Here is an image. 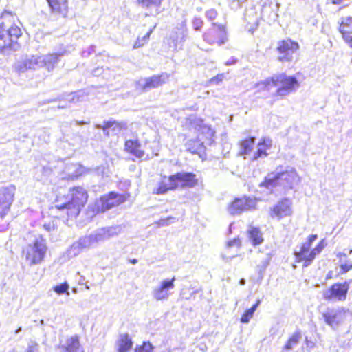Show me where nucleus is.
Wrapping results in <instances>:
<instances>
[{
	"instance_id": "obj_1",
	"label": "nucleus",
	"mask_w": 352,
	"mask_h": 352,
	"mask_svg": "<svg viewBox=\"0 0 352 352\" xmlns=\"http://www.w3.org/2000/svg\"><path fill=\"white\" fill-rule=\"evenodd\" d=\"M3 21L0 23V52L16 51L19 48V38L22 32L19 27L13 25L14 16L10 12H3Z\"/></svg>"
},
{
	"instance_id": "obj_2",
	"label": "nucleus",
	"mask_w": 352,
	"mask_h": 352,
	"mask_svg": "<svg viewBox=\"0 0 352 352\" xmlns=\"http://www.w3.org/2000/svg\"><path fill=\"white\" fill-rule=\"evenodd\" d=\"M63 55V53H52L25 56L15 63L14 69L19 72L23 73L28 70H36L45 67L50 72L54 69L59 61V57Z\"/></svg>"
},
{
	"instance_id": "obj_3",
	"label": "nucleus",
	"mask_w": 352,
	"mask_h": 352,
	"mask_svg": "<svg viewBox=\"0 0 352 352\" xmlns=\"http://www.w3.org/2000/svg\"><path fill=\"white\" fill-rule=\"evenodd\" d=\"M300 182V178L296 169L288 167L285 171L268 174L261 186L268 189L280 187L287 191L294 188Z\"/></svg>"
},
{
	"instance_id": "obj_4",
	"label": "nucleus",
	"mask_w": 352,
	"mask_h": 352,
	"mask_svg": "<svg viewBox=\"0 0 352 352\" xmlns=\"http://www.w3.org/2000/svg\"><path fill=\"white\" fill-rule=\"evenodd\" d=\"M70 199L65 204H56L55 207L58 210H67V215L70 218L76 217L82 207H84L88 198L86 190L82 187L74 188L71 191Z\"/></svg>"
},
{
	"instance_id": "obj_5",
	"label": "nucleus",
	"mask_w": 352,
	"mask_h": 352,
	"mask_svg": "<svg viewBox=\"0 0 352 352\" xmlns=\"http://www.w3.org/2000/svg\"><path fill=\"white\" fill-rule=\"evenodd\" d=\"M47 250L45 240L39 237L23 248V255L28 265H38L43 261Z\"/></svg>"
},
{
	"instance_id": "obj_6",
	"label": "nucleus",
	"mask_w": 352,
	"mask_h": 352,
	"mask_svg": "<svg viewBox=\"0 0 352 352\" xmlns=\"http://www.w3.org/2000/svg\"><path fill=\"white\" fill-rule=\"evenodd\" d=\"M257 199L244 196L236 198L228 206V212L230 215H240L244 212L256 210Z\"/></svg>"
},
{
	"instance_id": "obj_7",
	"label": "nucleus",
	"mask_w": 352,
	"mask_h": 352,
	"mask_svg": "<svg viewBox=\"0 0 352 352\" xmlns=\"http://www.w3.org/2000/svg\"><path fill=\"white\" fill-rule=\"evenodd\" d=\"M272 84L280 86L276 90V94L284 96L295 90V87H298V80L294 76L280 74L272 76Z\"/></svg>"
},
{
	"instance_id": "obj_8",
	"label": "nucleus",
	"mask_w": 352,
	"mask_h": 352,
	"mask_svg": "<svg viewBox=\"0 0 352 352\" xmlns=\"http://www.w3.org/2000/svg\"><path fill=\"white\" fill-rule=\"evenodd\" d=\"M121 232L122 228L120 226H112L98 229L89 236H85V242H87L89 247H91L94 244L109 240L118 235Z\"/></svg>"
},
{
	"instance_id": "obj_9",
	"label": "nucleus",
	"mask_w": 352,
	"mask_h": 352,
	"mask_svg": "<svg viewBox=\"0 0 352 352\" xmlns=\"http://www.w3.org/2000/svg\"><path fill=\"white\" fill-rule=\"evenodd\" d=\"M351 280L343 283H335L330 288L322 292L323 298L326 300H344L349 289Z\"/></svg>"
},
{
	"instance_id": "obj_10",
	"label": "nucleus",
	"mask_w": 352,
	"mask_h": 352,
	"mask_svg": "<svg viewBox=\"0 0 352 352\" xmlns=\"http://www.w3.org/2000/svg\"><path fill=\"white\" fill-rule=\"evenodd\" d=\"M203 38L210 45L217 43L221 45L228 40L226 28L223 25L212 23V27L204 34Z\"/></svg>"
},
{
	"instance_id": "obj_11",
	"label": "nucleus",
	"mask_w": 352,
	"mask_h": 352,
	"mask_svg": "<svg viewBox=\"0 0 352 352\" xmlns=\"http://www.w3.org/2000/svg\"><path fill=\"white\" fill-rule=\"evenodd\" d=\"M299 48L298 43L286 39L278 43L277 50L279 53L278 60L282 63L290 62L294 58V54Z\"/></svg>"
},
{
	"instance_id": "obj_12",
	"label": "nucleus",
	"mask_w": 352,
	"mask_h": 352,
	"mask_svg": "<svg viewBox=\"0 0 352 352\" xmlns=\"http://www.w3.org/2000/svg\"><path fill=\"white\" fill-rule=\"evenodd\" d=\"M346 311L343 307L327 309L322 314L327 324L336 329L346 319Z\"/></svg>"
},
{
	"instance_id": "obj_13",
	"label": "nucleus",
	"mask_w": 352,
	"mask_h": 352,
	"mask_svg": "<svg viewBox=\"0 0 352 352\" xmlns=\"http://www.w3.org/2000/svg\"><path fill=\"white\" fill-rule=\"evenodd\" d=\"M16 192L14 185L10 184L0 188V217H4L10 210Z\"/></svg>"
},
{
	"instance_id": "obj_14",
	"label": "nucleus",
	"mask_w": 352,
	"mask_h": 352,
	"mask_svg": "<svg viewBox=\"0 0 352 352\" xmlns=\"http://www.w3.org/2000/svg\"><path fill=\"white\" fill-rule=\"evenodd\" d=\"M169 75L167 73H162L159 75H153L152 76L140 80L138 83V87L143 91L156 89L162 86L168 82Z\"/></svg>"
},
{
	"instance_id": "obj_15",
	"label": "nucleus",
	"mask_w": 352,
	"mask_h": 352,
	"mask_svg": "<svg viewBox=\"0 0 352 352\" xmlns=\"http://www.w3.org/2000/svg\"><path fill=\"white\" fill-rule=\"evenodd\" d=\"M292 213V200L288 198H284L270 208L269 214L272 218L280 220L284 217H290Z\"/></svg>"
},
{
	"instance_id": "obj_16",
	"label": "nucleus",
	"mask_w": 352,
	"mask_h": 352,
	"mask_svg": "<svg viewBox=\"0 0 352 352\" xmlns=\"http://www.w3.org/2000/svg\"><path fill=\"white\" fill-rule=\"evenodd\" d=\"M175 276L171 279L166 278L162 280L152 290L151 294L153 298L157 301L167 300L170 295V290L173 289L175 287Z\"/></svg>"
},
{
	"instance_id": "obj_17",
	"label": "nucleus",
	"mask_w": 352,
	"mask_h": 352,
	"mask_svg": "<svg viewBox=\"0 0 352 352\" xmlns=\"http://www.w3.org/2000/svg\"><path fill=\"white\" fill-rule=\"evenodd\" d=\"M169 180L177 184V188H194L197 185L198 180L196 175L192 173L180 172L169 177Z\"/></svg>"
},
{
	"instance_id": "obj_18",
	"label": "nucleus",
	"mask_w": 352,
	"mask_h": 352,
	"mask_svg": "<svg viewBox=\"0 0 352 352\" xmlns=\"http://www.w3.org/2000/svg\"><path fill=\"white\" fill-rule=\"evenodd\" d=\"M126 200V197L125 195H120L111 192L108 195L103 196L101 198L102 210L103 211L109 210L114 206L124 203Z\"/></svg>"
},
{
	"instance_id": "obj_19",
	"label": "nucleus",
	"mask_w": 352,
	"mask_h": 352,
	"mask_svg": "<svg viewBox=\"0 0 352 352\" xmlns=\"http://www.w3.org/2000/svg\"><path fill=\"white\" fill-rule=\"evenodd\" d=\"M128 124L126 122H118L113 120L104 121L103 125H96V128L98 129H102L106 135H109V129H111L114 133L117 134L122 130H126Z\"/></svg>"
},
{
	"instance_id": "obj_20",
	"label": "nucleus",
	"mask_w": 352,
	"mask_h": 352,
	"mask_svg": "<svg viewBox=\"0 0 352 352\" xmlns=\"http://www.w3.org/2000/svg\"><path fill=\"white\" fill-rule=\"evenodd\" d=\"M339 30L345 42L352 47V16L341 19Z\"/></svg>"
},
{
	"instance_id": "obj_21",
	"label": "nucleus",
	"mask_w": 352,
	"mask_h": 352,
	"mask_svg": "<svg viewBox=\"0 0 352 352\" xmlns=\"http://www.w3.org/2000/svg\"><path fill=\"white\" fill-rule=\"evenodd\" d=\"M272 146V140L270 138H264L257 144V150L254 153L252 160H258L260 158H264L268 155L267 152Z\"/></svg>"
},
{
	"instance_id": "obj_22",
	"label": "nucleus",
	"mask_w": 352,
	"mask_h": 352,
	"mask_svg": "<svg viewBox=\"0 0 352 352\" xmlns=\"http://www.w3.org/2000/svg\"><path fill=\"white\" fill-rule=\"evenodd\" d=\"M59 352H84L78 338L75 336L67 339L65 345L59 347Z\"/></svg>"
},
{
	"instance_id": "obj_23",
	"label": "nucleus",
	"mask_w": 352,
	"mask_h": 352,
	"mask_svg": "<svg viewBox=\"0 0 352 352\" xmlns=\"http://www.w3.org/2000/svg\"><path fill=\"white\" fill-rule=\"evenodd\" d=\"M133 344V342L128 333L120 334L116 343L117 352H129Z\"/></svg>"
},
{
	"instance_id": "obj_24",
	"label": "nucleus",
	"mask_w": 352,
	"mask_h": 352,
	"mask_svg": "<svg viewBox=\"0 0 352 352\" xmlns=\"http://www.w3.org/2000/svg\"><path fill=\"white\" fill-rule=\"evenodd\" d=\"M125 150L137 158H142L144 152L141 149V144L138 140H127L125 142Z\"/></svg>"
},
{
	"instance_id": "obj_25",
	"label": "nucleus",
	"mask_w": 352,
	"mask_h": 352,
	"mask_svg": "<svg viewBox=\"0 0 352 352\" xmlns=\"http://www.w3.org/2000/svg\"><path fill=\"white\" fill-rule=\"evenodd\" d=\"M140 6L149 10L146 15H155L160 12L162 0H137Z\"/></svg>"
},
{
	"instance_id": "obj_26",
	"label": "nucleus",
	"mask_w": 352,
	"mask_h": 352,
	"mask_svg": "<svg viewBox=\"0 0 352 352\" xmlns=\"http://www.w3.org/2000/svg\"><path fill=\"white\" fill-rule=\"evenodd\" d=\"M52 11L55 13L65 15L67 10L66 0H47Z\"/></svg>"
},
{
	"instance_id": "obj_27",
	"label": "nucleus",
	"mask_w": 352,
	"mask_h": 352,
	"mask_svg": "<svg viewBox=\"0 0 352 352\" xmlns=\"http://www.w3.org/2000/svg\"><path fill=\"white\" fill-rule=\"evenodd\" d=\"M176 188L177 184L173 183L171 180H169L168 178V182L165 180L159 182L157 186L153 189V193L155 195H164L168 190H175Z\"/></svg>"
},
{
	"instance_id": "obj_28",
	"label": "nucleus",
	"mask_w": 352,
	"mask_h": 352,
	"mask_svg": "<svg viewBox=\"0 0 352 352\" xmlns=\"http://www.w3.org/2000/svg\"><path fill=\"white\" fill-rule=\"evenodd\" d=\"M85 237L80 238L78 241L74 243L68 250V254L71 256H75L85 248H89L87 242H85Z\"/></svg>"
},
{
	"instance_id": "obj_29",
	"label": "nucleus",
	"mask_w": 352,
	"mask_h": 352,
	"mask_svg": "<svg viewBox=\"0 0 352 352\" xmlns=\"http://www.w3.org/2000/svg\"><path fill=\"white\" fill-rule=\"evenodd\" d=\"M256 138L254 137H250L241 142L240 146V155H248L251 153Z\"/></svg>"
},
{
	"instance_id": "obj_30",
	"label": "nucleus",
	"mask_w": 352,
	"mask_h": 352,
	"mask_svg": "<svg viewBox=\"0 0 352 352\" xmlns=\"http://www.w3.org/2000/svg\"><path fill=\"white\" fill-rule=\"evenodd\" d=\"M311 246V245L306 241L302 245L300 251L295 252L296 257L299 261H303L305 262L303 265L304 267L309 266V265H307V262L309 258V254Z\"/></svg>"
},
{
	"instance_id": "obj_31",
	"label": "nucleus",
	"mask_w": 352,
	"mask_h": 352,
	"mask_svg": "<svg viewBox=\"0 0 352 352\" xmlns=\"http://www.w3.org/2000/svg\"><path fill=\"white\" fill-rule=\"evenodd\" d=\"M248 233L254 245H259L263 243V234L258 228L250 227L248 230Z\"/></svg>"
},
{
	"instance_id": "obj_32",
	"label": "nucleus",
	"mask_w": 352,
	"mask_h": 352,
	"mask_svg": "<svg viewBox=\"0 0 352 352\" xmlns=\"http://www.w3.org/2000/svg\"><path fill=\"white\" fill-rule=\"evenodd\" d=\"M244 18L248 23L251 24V27L248 30L249 32H253L258 25L256 12L253 9L246 11Z\"/></svg>"
},
{
	"instance_id": "obj_33",
	"label": "nucleus",
	"mask_w": 352,
	"mask_h": 352,
	"mask_svg": "<svg viewBox=\"0 0 352 352\" xmlns=\"http://www.w3.org/2000/svg\"><path fill=\"white\" fill-rule=\"evenodd\" d=\"M261 300L258 299L256 303L249 309H247L241 318V322L242 323H248L250 319L253 317L254 313L256 310L257 307L261 304Z\"/></svg>"
},
{
	"instance_id": "obj_34",
	"label": "nucleus",
	"mask_w": 352,
	"mask_h": 352,
	"mask_svg": "<svg viewBox=\"0 0 352 352\" xmlns=\"http://www.w3.org/2000/svg\"><path fill=\"white\" fill-rule=\"evenodd\" d=\"M326 245L327 244L324 239H322L320 241L317 246L309 252L307 265H309L311 263L316 256L319 254L322 251Z\"/></svg>"
},
{
	"instance_id": "obj_35",
	"label": "nucleus",
	"mask_w": 352,
	"mask_h": 352,
	"mask_svg": "<svg viewBox=\"0 0 352 352\" xmlns=\"http://www.w3.org/2000/svg\"><path fill=\"white\" fill-rule=\"evenodd\" d=\"M301 333L300 331L295 332L288 340L287 342L284 346L285 350H291L294 346H297L301 339Z\"/></svg>"
},
{
	"instance_id": "obj_36",
	"label": "nucleus",
	"mask_w": 352,
	"mask_h": 352,
	"mask_svg": "<svg viewBox=\"0 0 352 352\" xmlns=\"http://www.w3.org/2000/svg\"><path fill=\"white\" fill-rule=\"evenodd\" d=\"M187 150L191 153L196 154L201 152L203 145L198 141L190 140L186 144Z\"/></svg>"
},
{
	"instance_id": "obj_37",
	"label": "nucleus",
	"mask_w": 352,
	"mask_h": 352,
	"mask_svg": "<svg viewBox=\"0 0 352 352\" xmlns=\"http://www.w3.org/2000/svg\"><path fill=\"white\" fill-rule=\"evenodd\" d=\"M85 97H87V95L85 94L84 91H78L68 94L67 100L69 101V102L76 103L78 102L82 101Z\"/></svg>"
},
{
	"instance_id": "obj_38",
	"label": "nucleus",
	"mask_w": 352,
	"mask_h": 352,
	"mask_svg": "<svg viewBox=\"0 0 352 352\" xmlns=\"http://www.w3.org/2000/svg\"><path fill=\"white\" fill-rule=\"evenodd\" d=\"M69 286L67 283L65 282L60 285H57L53 287V290L58 295H62L66 294L67 295H69Z\"/></svg>"
},
{
	"instance_id": "obj_39",
	"label": "nucleus",
	"mask_w": 352,
	"mask_h": 352,
	"mask_svg": "<svg viewBox=\"0 0 352 352\" xmlns=\"http://www.w3.org/2000/svg\"><path fill=\"white\" fill-rule=\"evenodd\" d=\"M153 349L154 347L149 342H144L142 345L135 348V352H152Z\"/></svg>"
},
{
	"instance_id": "obj_40",
	"label": "nucleus",
	"mask_w": 352,
	"mask_h": 352,
	"mask_svg": "<svg viewBox=\"0 0 352 352\" xmlns=\"http://www.w3.org/2000/svg\"><path fill=\"white\" fill-rule=\"evenodd\" d=\"M175 220V217H169L164 219H160L158 221L155 222V224L157 225L158 227L168 226L173 223Z\"/></svg>"
},
{
	"instance_id": "obj_41",
	"label": "nucleus",
	"mask_w": 352,
	"mask_h": 352,
	"mask_svg": "<svg viewBox=\"0 0 352 352\" xmlns=\"http://www.w3.org/2000/svg\"><path fill=\"white\" fill-rule=\"evenodd\" d=\"M272 259V255L270 254H267L265 258L261 261V263L258 265L260 272L265 271L267 266L270 265V261Z\"/></svg>"
},
{
	"instance_id": "obj_42",
	"label": "nucleus",
	"mask_w": 352,
	"mask_h": 352,
	"mask_svg": "<svg viewBox=\"0 0 352 352\" xmlns=\"http://www.w3.org/2000/svg\"><path fill=\"white\" fill-rule=\"evenodd\" d=\"M40 172L42 174L41 180H45L47 179L52 174V169L49 166H43L40 169Z\"/></svg>"
},
{
	"instance_id": "obj_43",
	"label": "nucleus",
	"mask_w": 352,
	"mask_h": 352,
	"mask_svg": "<svg viewBox=\"0 0 352 352\" xmlns=\"http://www.w3.org/2000/svg\"><path fill=\"white\" fill-rule=\"evenodd\" d=\"M271 83H272V76L265 79L263 81L258 82L256 85V87L258 88V90H265Z\"/></svg>"
},
{
	"instance_id": "obj_44",
	"label": "nucleus",
	"mask_w": 352,
	"mask_h": 352,
	"mask_svg": "<svg viewBox=\"0 0 352 352\" xmlns=\"http://www.w3.org/2000/svg\"><path fill=\"white\" fill-rule=\"evenodd\" d=\"M340 263V269L342 273H346L352 268V263L349 260L342 261Z\"/></svg>"
},
{
	"instance_id": "obj_45",
	"label": "nucleus",
	"mask_w": 352,
	"mask_h": 352,
	"mask_svg": "<svg viewBox=\"0 0 352 352\" xmlns=\"http://www.w3.org/2000/svg\"><path fill=\"white\" fill-rule=\"evenodd\" d=\"M151 33V30H150L146 35H145L142 40H140L139 38L136 41V42L134 43L133 48H139L141 46H142L144 43V42L148 38L150 34Z\"/></svg>"
},
{
	"instance_id": "obj_46",
	"label": "nucleus",
	"mask_w": 352,
	"mask_h": 352,
	"mask_svg": "<svg viewBox=\"0 0 352 352\" xmlns=\"http://www.w3.org/2000/svg\"><path fill=\"white\" fill-rule=\"evenodd\" d=\"M203 25V21L201 18L195 17L192 21V26L195 30L199 31L201 30Z\"/></svg>"
},
{
	"instance_id": "obj_47",
	"label": "nucleus",
	"mask_w": 352,
	"mask_h": 352,
	"mask_svg": "<svg viewBox=\"0 0 352 352\" xmlns=\"http://www.w3.org/2000/svg\"><path fill=\"white\" fill-rule=\"evenodd\" d=\"M38 344L34 341H30L28 343V349L25 352H38Z\"/></svg>"
},
{
	"instance_id": "obj_48",
	"label": "nucleus",
	"mask_w": 352,
	"mask_h": 352,
	"mask_svg": "<svg viewBox=\"0 0 352 352\" xmlns=\"http://www.w3.org/2000/svg\"><path fill=\"white\" fill-rule=\"evenodd\" d=\"M223 78H224L223 74H218L216 76L212 78L210 80V82L212 85H218L220 82H221L223 80Z\"/></svg>"
},
{
	"instance_id": "obj_49",
	"label": "nucleus",
	"mask_w": 352,
	"mask_h": 352,
	"mask_svg": "<svg viewBox=\"0 0 352 352\" xmlns=\"http://www.w3.org/2000/svg\"><path fill=\"white\" fill-rule=\"evenodd\" d=\"M241 241L239 239H234L228 242L227 246L228 248L232 247H236L239 249L241 247Z\"/></svg>"
},
{
	"instance_id": "obj_50",
	"label": "nucleus",
	"mask_w": 352,
	"mask_h": 352,
	"mask_svg": "<svg viewBox=\"0 0 352 352\" xmlns=\"http://www.w3.org/2000/svg\"><path fill=\"white\" fill-rule=\"evenodd\" d=\"M186 20L183 21L182 23V37L181 38L182 41H185V38L187 36V28H186Z\"/></svg>"
},
{
	"instance_id": "obj_51",
	"label": "nucleus",
	"mask_w": 352,
	"mask_h": 352,
	"mask_svg": "<svg viewBox=\"0 0 352 352\" xmlns=\"http://www.w3.org/2000/svg\"><path fill=\"white\" fill-rule=\"evenodd\" d=\"M217 13L216 10L211 9L206 12V16L209 20H213L216 18Z\"/></svg>"
},
{
	"instance_id": "obj_52",
	"label": "nucleus",
	"mask_w": 352,
	"mask_h": 352,
	"mask_svg": "<svg viewBox=\"0 0 352 352\" xmlns=\"http://www.w3.org/2000/svg\"><path fill=\"white\" fill-rule=\"evenodd\" d=\"M95 52V46L94 45H91L89 48H88V50L87 51H83L82 54L83 56H88L89 55H90L91 54L94 53Z\"/></svg>"
},
{
	"instance_id": "obj_53",
	"label": "nucleus",
	"mask_w": 352,
	"mask_h": 352,
	"mask_svg": "<svg viewBox=\"0 0 352 352\" xmlns=\"http://www.w3.org/2000/svg\"><path fill=\"white\" fill-rule=\"evenodd\" d=\"M197 347L199 349V351H201V352H206L208 349L207 344L204 342L199 343Z\"/></svg>"
},
{
	"instance_id": "obj_54",
	"label": "nucleus",
	"mask_w": 352,
	"mask_h": 352,
	"mask_svg": "<svg viewBox=\"0 0 352 352\" xmlns=\"http://www.w3.org/2000/svg\"><path fill=\"white\" fill-rule=\"evenodd\" d=\"M43 227L48 232H51L52 230H54L55 228L54 221H52V223H49L47 224V223L44 224Z\"/></svg>"
},
{
	"instance_id": "obj_55",
	"label": "nucleus",
	"mask_w": 352,
	"mask_h": 352,
	"mask_svg": "<svg viewBox=\"0 0 352 352\" xmlns=\"http://www.w3.org/2000/svg\"><path fill=\"white\" fill-rule=\"evenodd\" d=\"M317 239H318L317 234H311L309 236L307 242L309 243L311 245L313 242L315 241Z\"/></svg>"
},
{
	"instance_id": "obj_56",
	"label": "nucleus",
	"mask_w": 352,
	"mask_h": 352,
	"mask_svg": "<svg viewBox=\"0 0 352 352\" xmlns=\"http://www.w3.org/2000/svg\"><path fill=\"white\" fill-rule=\"evenodd\" d=\"M347 254L345 252H338L337 254V257L340 258V262H342L343 261L342 257H346Z\"/></svg>"
},
{
	"instance_id": "obj_57",
	"label": "nucleus",
	"mask_w": 352,
	"mask_h": 352,
	"mask_svg": "<svg viewBox=\"0 0 352 352\" xmlns=\"http://www.w3.org/2000/svg\"><path fill=\"white\" fill-rule=\"evenodd\" d=\"M270 10V6H264L262 9V14L264 16L265 14L268 12V10Z\"/></svg>"
},
{
	"instance_id": "obj_58",
	"label": "nucleus",
	"mask_w": 352,
	"mask_h": 352,
	"mask_svg": "<svg viewBox=\"0 0 352 352\" xmlns=\"http://www.w3.org/2000/svg\"><path fill=\"white\" fill-rule=\"evenodd\" d=\"M236 256H237L236 254H233V255H228V256L223 255L222 256L225 261H228V260H230Z\"/></svg>"
},
{
	"instance_id": "obj_59",
	"label": "nucleus",
	"mask_w": 352,
	"mask_h": 352,
	"mask_svg": "<svg viewBox=\"0 0 352 352\" xmlns=\"http://www.w3.org/2000/svg\"><path fill=\"white\" fill-rule=\"evenodd\" d=\"M332 3L334 4H339L343 0H331Z\"/></svg>"
},
{
	"instance_id": "obj_60",
	"label": "nucleus",
	"mask_w": 352,
	"mask_h": 352,
	"mask_svg": "<svg viewBox=\"0 0 352 352\" xmlns=\"http://www.w3.org/2000/svg\"><path fill=\"white\" fill-rule=\"evenodd\" d=\"M235 62H236V60L232 59V60L227 61L226 65H230V64L234 63Z\"/></svg>"
},
{
	"instance_id": "obj_61",
	"label": "nucleus",
	"mask_w": 352,
	"mask_h": 352,
	"mask_svg": "<svg viewBox=\"0 0 352 352\" xmlns=\"http://www.w3.org/2000/svg\"><path fill=\"white\" fill-rule=\"evenodd\" d=\"M277 16H278V15L274 12L272 14V19L275 20L277 18Z\"/></svg>"
},
{
	"instance_id": "obj_62",
	"label": "nucleus",
	"mask_w": 352,
	"mask_h": 352,
	"mask_svg": "<svg viewBox=\"0 0 352 352\" xmlns=\"http://www.w3.org/2000/svg\"><path fill=\"white\" fill-rule=\"evenodd\" d=\"M99 72V69H96L94 72V74L95 76H98V75H99V72Z\"/></svg>"
},
{
	"instance_id": "obj_63",
	"label": "nucleus",
	"mask_w": 352,
	"mask_h": 352,
	"mask_svg": "<svg viewBox=\"0 0 352 352\" xmlns=\"http://www.w3.org/2000/svg\"><path fill=\"white\" fill-rule=\"evenodd\" d=\"M239 283L241 285H244L245 283V279L242 278L240 280Z\"/></svg>"
},
{
	"instance_id": "obj_64",
	"label": "nucleus",
	"mask_w": 352,
	"mask_h": 352,
	"mask_svg": "<svg viewBox=\"0 0 352 352\" xmlns=\"http://www.w3.org/2000/svg\"><path fill=\"white\" fill-rule=\"evenodd\" d=\"M137 262H138V261H137V259H135V258H134V259H133V260L131 261V263H132L133 264H135V263H137Z\"/></svg>"
}]
</instances>
